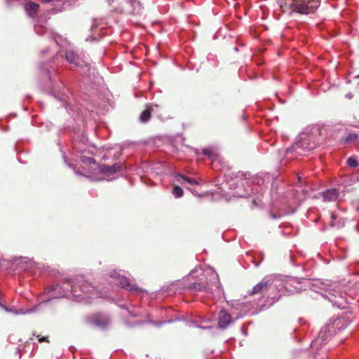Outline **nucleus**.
<instances>
[{
    "mask_svg": "<svg viewBox=\"0 0 359 359\" xmlns=\"http://www.w3.org/2000/svg\"><path fill=\"white\" fill-rule=\"evenodd\" d=\"M283 13L290 15L297 13L302 15L313 13L318 8V0H278Z\"/></svg>",
    "mask_w": 359,
    "mask_h": 359,
    "instance_id": "f257e3e1",
    "label": "nucleus"
},
{
    "mask_svg": "<svg viewBox=\"0 0 359 359\" xmlns=\"http://www.w3.org/2000/svg\"><path fill=\"white\" fill-rule=\"evenodd\" d=\"M67 282L69 284L71 290L74 296L81 295L77 293L78 288H80V290L84 293L90 292V284L85 281L82 276L76 277L74 282H72L71 280H67Z\"/></svg>",
    "mask_w": 359,
    "mask_h": 359,
    "instance_id": "f03ea898",
    "label": "nucleus"
},
{
    "mask_svg": "<svg viewBox=\"0 0 359 359\" xmlns=\"http://www.w3.org/2000/svg\"><path fill=\"white\" fill-rule=\"evenodd\" d=\"M118 284L123 288L133 291L136 293H140L142 292V290L136 285L134 283H133L130 279L126 277H120L118 279Z\"/></svg>",
    "mask_w": 359,
    "mask_h": 359,
    "instance_id": "7ed1b4c3",
    "label": "nucleus"
},
{
    "mask_svg": "<svg viewBox=\"0 0 359 359\" xmlns=\"http://www.w3.org/2000/svg\"><path fill=\"white\" fill-rule=\"evenodd\" d=\"M91 323L97 327H106L110 323V320L104 314L96 313L91 317Z\"/></svg>",
    "mask_w": 359,
    "mask_h": 359,
    "instance_id": "20e7f679",
    "label": "nucleus"
},
{
    "mask_svg": "<svg viewBox=\"0 0 359 359\" xmlns=\"http://www.w3.org/2000/svg\"><path fill=\"white\" fill-rule=\"evenodd\" d=\"M231 322V315L225 310H221L218 316V326L226 328Z\"/></svg>",
    "mask_w": 359,
    "mask_h": 359,
    "instance_id": "39448f33",
    "label": "nucleus"
},
{
    "mask_svg": "<svg viewBox=\"0 0 359 359\" xmlns=\"http://www.w3.org/2000/svg\"><path fill=\"white\" fill-rule=\"evenodd\" d=\"M66 58L69 62L78 67H82L84 62L74 50H67L66 52Z\"/></svg>",
    "mask_w": 359,
    "mask_h": 359,
    "instance_id": "423d86ee",
    "label": "nucleus"
},
{
    "mask_svg": "<svg viewBox=\"0 0 359 359\" xmlns=\"http://www.w3.org/2000/svg\"><path fill=\"white\" fill-rule=\"evenodd\" d=\"M121 167V163H114L111 165L102 164L100 165V170L102 173L112 175L117 172Z\"/></svg>",
    "mask_w": 359,
    "mask_h": 359,
    "instance_id": "0eeeda50",
    "label": "nucleus"
},
{
    "mask_svg": "<svg viewBox=\"0 0 359 359\" xmlns=\"http://www.w3.org/2000/svg\"><path fill=\"white\" fill-rule=\"evenodd\" d=\"M25 9L27 15L32 18H35L38 15L39 5L32 1H29L25 5Z\"/></svg>",
    "mask_w": 359,
    "mask_h": 359,
    "instance_id": "6e6552de",
    "label": "nucleus"
},
{
    "mask_svg": "<svg viewBox=\"0 0 359 359\" xmlns=\"http://www.w3.org/2000/svg\"><path fill=\"white\" fill-rule=\"evenodd\" d=\"M269 282L268 281H261L256 285H255L252 289L249 291L250 295H255L257 294H262L264 292H266L269 289Z\"/></svg>",
    "mask_w": 359,
    "mask_h": 359,
    "instance_id": "1a4fd4ad",
    "label": "nucleus"
},
{
    "mask_svg": "<svg viewBox=\"0 0 359 359\" xmlns=\"http://www.w3.org/2000/svg\"><path fill=\"white\" fill-rule=\"evenodd\" d=\"M154 111L152 104H147L146 109L140 114L139 120L142 123H146L149 121L151 113Z\"/></svg>",
    "mask_w": 359,
    "mask_h": 359,
    "instance_id": "9d476101",
    "label": "nucleus"
},
{
    "mask_svg": "<svg viewBox=\"0 0 359 359\" xmlns=\"http://www.w3.org/2000/svg\"><path fill=\"white\" fill-rule=\"evenodd\" d=\"M339 193L336 189H330L323 193V197L325 201H335L339 197Z\"/></svg>",
    "mask_w": 359,
    "mask_h": 359,
    "instance_id": "9b49d317",
    "label": "nucleus"
},
{
    "mask_svg": "<svg viewBox=\"0 0 359 359\" xmlns=\"http://www.w3.org/2000/svg\"><path fill=\"white\" fill-rule=\"evenodd\" d=\"M177 180L180 181L181 179L184 182H187L191 186L198 185V182L194 178H191L189 177H186L184 175H177Z\"/></svg>",
    "mask_w": 359,
    "mask_h": 359,
    "instance_id": "f8f14e48",
    "label": "nucleus"
},
{
    "mask_svg": "<svg viewBox=\"0 0 359 359\" xmlns=\"http://www.w3.org/2000/svg\"><path fill=\"white\" fill-rule=\"evenodd\" d=\"M172 194L176 198H180L183 196V189L180 186H175L172 189Z\"/></svg>",
    "mask_w": 359,
    "mask_h": 359,
    "instance_id": "ddd939ff",
    "label": "nucleus"
},
{
    "mask_svg": "<svg viewBox=\"0 0 359 359\" xmlns=\"http://www.w3.org/2000/svg\"><path fill=\"white\" fill-rule=\"evenodd\" d=\"M331 218H332V221L330 222V226L334 227V226H337V228H339L341 226H343L344 224V221L342 220V221H339L338 223L339 224H336L334 223V221L337 219V216L334 214L332 215L331 216Z\"/></svg>",
    "mask_w": 359,
    "mask_h": 359,
    "instance_id": "4468645a",
    "label": "nucleus"
},
{
    "mask_svg": "<svg viewBox=\"0 0 359 359\" xmlns=\"http://www.w3.org/2000/svg\"><path fill=\"white\" fill-rule=\"evenodd\" d=\"M358 139V135L355 133H350L345 139L344 143H351L356 141Z\"/></svg>",
    "mask_w": 359,
    "mask_h": 359,
    "instance_id": "2eb2a0df",
    "label": "nucleus"
},
{
    "mask_svg": "<svg viewBox=\"0 0 359 359\" xmlns=\"http://www.w3.org/2000/svg\"><path fill=\"white\" fill-rule=\"evenodd\" d=\"M202 153L203 155L208 156L209 158L213 159L215 157V153L211 149H203Z\"/></svg>",
    "mask_w": 359,
    "mask_h": 359,
    "instance_id": "dca6fc26",
    "label": "nucleus"
},
{
    "mask_svg": "<svg viewBox=\"0 0 359 359\" xmlns=\"http://www.w3.org/2000/svg\"><path fill=\"white\" fill-rule=\"evenodd\" d=\"M347 164L351 168H356L358 166V161L354 157H350L347 160Z\"/></svg>",
    "mask_w": 359,
    "mask_h": 359,
    "instance_id": "f3484780",
    "label": "nucleus"
},
{
    "mask_svg": "<svg viewBox=\"0 0 359 359\" xmlns=\"http://www.w3.org/2000/svg\"><path fill=\"white\" fill-rule=\"evenodd\" d=\"M36 337L38 338V340L40 343H42V342L49 343L50 342L48 337H42L40 334H36Z\"/></svg>",
    "mask_w": 359,
    "mask_h": 359,
    "instance_id": "a211bd4d",
    "label": "nucleus"
},
{
    "mask_svg": "<svg viewBox=\"0 0 359 359\" xmlns=\"http://www.w3.org/2000/svg\"><path fill=\"white\" fill-rule=\"evenodd\" d=\"M13 0H6L7 5L10 6Z\"/></svg>",
    "mask_w": 359,
    "mask_h": 359,
    "instance_id": "6ab92c4d",
    "label": "nucleus"
},
{
    "mask_svg": "<svg viewBox=\"0 0 359 359\" xmlns=\"http://www.w3.org/2000/svg\"><path fill=\"white\" fill-rule=\"evenodd\" d=\"M113 1H114V0H107L108 4L109 6H111Z\"/></svg>",
    "mask_w": 359,
    "mask_h": 359,
    "instance_id": "aec40b11",
    "label": "nucleus"
},
{
    "mask_svg": "<svg viewBox=\"0 0 359 359\" xmlns=\"http://www.w3.org/2000/svg\"><path fill=\"white\" fill-rule=\"evenodd\" d=\"M297 148H299V144H296V146L294 147V149H297Z\"/></svg>",
    "mask_w": 359,
    "mask_h": 359,
    "instance_id": "412c9836",
    "label": "nucleus"
}]
</instances>
